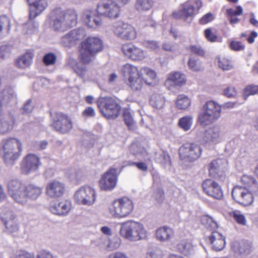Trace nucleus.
<instances>
[{
  "mask_svg": "<svg viewBox=\"0 0 258 258\" xmlns=\"http://www.w3.org/2000/svg\"><path fill=\"white\" fill-rule=\"evenodd\" d=\"M122 50L126 56L133 60H142L146 56V53L144 50L132 44L123 45Z\"/></svg>",
  "mask_w": 258,
  "mask_h": 258,
  "instance_id": "5701e85b",
  "label": "nucleus"
},
{
  "mask_svg": "<svg viewBox=\"0 0 258 258\" xmlns=\"http://www.w3.org/2000/svg\"><path fill=\"white\" fill-rule=\"evenodd\" d=\"M85 35V31L83 28L73 30L62 37L60 43L64 46L71 47L77 44Z\"/></svg>",
  "mask_w": 258,
  "mask_h": 258,
  "instance_id": "f3484780",
  "label": "nucleus"
},
{
  "mask_svg": "<svg viewBox=\"0 0 258 258\" xmlns=\"http://www.w3.org/2000/svg\"><path fill=\"white\" fill-rule=\"evenodd\" d=\"M229 47L232 50L239 51L243 50L245 46V45L241 42L232 41L229 44Z\"/></svg>",
  "mask_w": 258,
  "mask_h": 258,
  "instance_id": "4d7b16f0",
  "label": "nucleus"
},
{
  "mask_svg": "<svg viewBox=\"0 0 258 258\" xmlns=\"http://www.w3.org/2000/svg\"><path fill=\"white\" fill-rule=\"evenodd\" d=\"M56 60L55 55L52 53H48L45 54L43 57V61L47 65H51L55 63Z\"/></svg>",
  "mask_w": 258,
  "mask_h": 258,
  "instance_id": "13d9d810",
  "label": "nucleus"
},
{
  "mask_svg": "<svg viewBox=\"0 0 258 258\" xmlns=\"http://www.w3.org/2000/svg\"><path fill=\"white\" fill-rule=\"evenodd\" d=\"M241 185L235 186L232 197L237 203L244 206L252 204L254 198L258 195V182L251 175H243L240 178Z\"/></svg>",
  "mask_w": 258,
  "mask_h": 258,
  "instance_id": "f257e3e1",
  "label": "nucleus"
},
{
  "mask_svg": "<svg viewBox=\"0 0 258 258\" xmlns=\"http://www.w3.org/2000/svg\"><path fill=\"white\" fill-rule=\"evenodd\" d=\"M258 95V86L254 84L247 85L242 91V97L244 100L250 95Z\"/></svg>",
  "mask_w": 258,
  "mask_h": 258,
  "instance_id": "09e8293b",
  "label": "nucleus"
},
{
  "mask_svg": "<svg viewBox=\"0 0 258 258\" xmlns=\"http://www.w3.org/2000/svg\"><path fill=\"white\" fill-rule=\"evenodd\" d=\"M194 12V8L189 2L185 3L182 8L178 12H175L173 13V16L175 18L185 19L192 16Z\"/></svg>",
  "mask_w": 258,
  "mask_h": 258,
  "instance_id": "72a5a7b5",
  "label": "nucleus"
},
{
  "mask_svg": "<svg viewBox=\"0 0 258 258\" xmlns=\"http://www.w3.org/2000/svg\"><path fill=\"white\" fill-rule=\"evenodd\" d=\"M9 194L18 204L25 205L29 201H35L41 195L42 188L34 184L26 186L20 180L12 179L8 184Z\"/></svg>",
  "mask_w": 258,
  "mask_h": 258,
  "instance_id": "f03ea898",
  "label": "nucleus"
},
{
  "mask_svg": "<svg viewBox=\"0 0 258 258\" xmlns=\"http://www.w3.org/2000/svg\"><path fill=\"white\" fill-rule=\"evenodd\" d=\"M82 20L84 24L90 28H95L102 24L100 17L96 14L95 12L91 10H87L84 12Z\"/></svg>",
  "mask_w": 258,
  "mask_h": 258,
  "instance_id": "a878e982",
  "label": "nucleus"
},
{
  "mask_svg": "<svg viewBox=\"0 0 258 258\" xmlns=\"http://www.w3.org/2000/svg\"><path fill=\"white\" fill-rule=\"evenodd\" d=\"M145 45L154 51H156L159 49V45L156 41H146L145 42Z\"/></svg>",
  "mask_w": 258,
  "mask_h": 258,
  "instance_id": "338daca9",
  "label": "nucleus"
},
{
  "mask_svg": "<svg viewBox=\"0 0 258 258\" xmlns=\"http://www.w3.org/2000/svg\"><path fill=\"white\" fill-rule=\"evenodd\" d=\"M124 120L125 124L131 130H133L135 126V123L131 112L126 110L123 113Z\"/></svg>",
  "mask_w": 258,
  "mask_h": 258,
  "instance_id": "5fc2aeb1",
  "label": "nucleus"
},
{
  "mask_svg": "<svg viewBox=\"0 0 258 258\" xmlns=\"http://www.w3.org/2000/svg\"><path fill=\"white\" fill-rule=\"evenodd\" d=\"M15 258H36L34 253L21 250L16 252Z\"/></svg>",
  "mask_w": 258,
  "mask_h": 258,
  "instance_id": "6e6d98bb",
  "label": "nucleus"
},
{
  "mask_svg": "<svg viewBox=\"0 0 258 258\" xmlns=\"http://www.w3.org/2000/svg\"><path fill=\"white\" fill-rule=\"evenodd\" d=\"M33 57V54L32 52H27L17 58L16 65L20 68H26L30 65Z\"/></svg>",
  "mask_w": 258,
  "mask_h": 258,
  "instance_id": "f704fd0d",
  "label": "nucleus"
},
{
  "mask_svg": "<svg viewBox=\"0 0 258 258\" xmlns=\"http://www.w3.org/2000/svg\"><path fill=\"white\" fill-rule=\"evenodd\" d=\"M188 66L191 70L195 72H200L202 71L204 69L203 66L200 62L191 57H190L188 61Z\"/></svg>",
  "mask_w": 258,
  "mask_h": 258,
  "instance_id": "864d4df0",
  "label": "nucleus"
},
{
  "mask_svg": "<svg viewBox=\"0 0 258 258\" xmlns=\"http://www.w3.org/2000/svg\"><path fill=\"white\" fill-rule=\"evenodd\" d=\"M56 16L53 20L52 28L55 31H63L67 29V26L58 13L55 11Z\"/></svg>",
  "mask_w": 258,
  "mask_h": 258,
  "instance_id": "37998d69",
  "label": "nucleus"
},
{
  "mask_svg": "<svg viewBox=\"0 0 258 258\" xmlns=\"http://www.w3.org/2000/svg\"><path fill=\"white\" fill-rule=\"evenodd\" d=\"M10 20L6 16L0 17V39L6 36L10 29Z\"/></svg>",
  "mask_w": 258,
  "mask_h": 258,
  "instance_id": "e433bc0d",
  "label": "nucleus"
},
{
  "mask_svg": "<svg viewBox=\"0 0 258 258\" xmlns=\"http://www.w3.org/2000/svg\"><path fill=\"white\" fill-rule=\"evenodd\" d=\"M30 6L31 19L40 15L48 6L46 0H27Z\"/></svg>",
  "mask_w": 258,
  "mask_h": 258,
  "instance_id": "393cba45",
  "label": "nucleus"
},
{
  "mask_svg": "<svg viewBox=\"0 0 258 258\" xmlns=\"http://www.w3.org/2000/svg\"><path fill=\"white\" fill-rule=\"evenodd\" d=\"M218 66L223 70L228 71L231 70L233 68L232 62L229 58L220 56L218 57Z\"/></svg>",
  "mask_w": 258,
  "mask_h": 258,
  "instance_id": "8fccbe9b",
  "label": "nucleus"
},
{
  "mask_svg": "<svg viewBox=\"0 0 258 258\" xmlns=\"http://www.w3.org/2000/svg\"><path fill=\"white\" fill-rule=\"evenodd\" d=\"M153 6V2L151 0H137L135 4V8L139 12L149 11Z\"/></svg>",
  "mask_w": 258,
  "mask_h": 258,
  "instance_id": "79ce46f5",
  "label": "nucleus"
},
{
  "mask_svg": "<svg viewBox=\"0 0 258 258\" xmlns=\"http://www.w3.org/2000/svg\"><path fill=\"white\" fill-rule=\"evenodd\" d=\"M202 224L205 225L207 228H211L212 230L218 228L217 222L213 218L209 216H204L202 218Z\"/></svg>",
  "mask_w": 258,
  "mask_h": 258,
  "instance_id": "603ef678",
  "label": "nucleus"
},
{
  "mask_svg": "<svg viewBox=\"0 0 258 258\" xmlns=\"http://www.w3.org/2000/svg\"><path fill=\"white\" fill-rule=\"evenodd\" d=\"M227 165L228 163L225 159H217L213 161L208 166L210 175L215 178L219 177L223 181Z\"/></svg>",
  "mask_w": 258,
  "mask_h": 258,
  "instance_id": "a211bd4d",
  "label": "nucleus"
},
{
  "mask_svg": "<svg viewBox=\"0 0 258 258\" xmlns=\"http://www.w3.org/2000/svg\"><path fill=\"white\" fill-rule=\"evenodd\" d=\"M98 14L109 19H115L120 15V7L112 0H106L98 4Z\"/></svg>",
  "mask_w": 258,
  "mask_h": 258,
  "instance_id": "ddd939ff",
  "label": "nucleus"
},
{
  "mask_svg": "<svg viewBox=\"0 0 258 258\" xmlns=\"http://www.w3.org/2000/svg\"><path fill=\"white\" fill-rule=\"evenodd\" d=\"M67 64L71 67L80 77L83 78L86 76L87 73L86 67L83 64L79 63L74 58L69 57L67 60Z\"/></svg>",
  "mask_w": 258,
  "mask_h": 258,
  "instance_id": "473e14b6",
  "label": "nucleus"
},
{
  "mask_svg": "<svg viewBox=\"0 0 258 258\" xmlns=\"http://www.w3.org/2000/svg\"><path fill=\"white\" fill-rule=\"evenodd\" d=\"M214 19V15L211 13H208L203 16L200 20V23L201 24H206L213 21Z\"/></svg>",
  "mask_w": 258,
  "mask_h": 258,
  "instance_id": "0e129e2a",
  "label": "nucleus"
},
{
  "mask_svg": "<svg viewBox=\"0 0 258 258\" xmlns=\"http://www.w3.org/2000/svg\"><path fill=\"white\" fill-rule=\"evenodd\" d=\"M186 81L184 74L179 72H171L168 75L165 85L170 89V87L174 86H181L185 84Z\"/></svg>",
  "mask_w": 258,
  "mask_h": 258,
  "instance_id": "bb28decb",
  "label": "nucleus"
},
{
  "mask_svg": "<svg viewBox=\"0 0 258 258\" xmlns=\"http://www.w3.org/2000/svg\"><path fill=\"white\" fill-rule=\"evenodd\" d=\"M165 100L164 97L160 94H153L151 96L150 103L157 109H160L164 106Z\"/></svg>",
  "mask_w": 258,
  "mask_h": 258,
  "instance_id": "a19ab883",
  "label": "nucleus"
},
{
  "mask_svg": "<svg viewBox=\"0 0 258 258\" xmlns=\"http://www.w3.org/2000/svg\"><path fill=\"white\" fill-rule=\"evenodd\" d=\"M1 217L9 232L14 233L18 231L19 226L17 222L16 216L12 211L9 210H4L1 213Z\"/></svg>",
  "mask_w": 258,
  "mask_h": 258,
  "instance_id": "4be33fe9",
  "label": "nucleus"
},
{
  "mask_svg": "<svg viewBox=\"0 0 258 258\" xmlns=\"http://www.w3.org/2000/svg\"><path fill=\"white\" fill-rule=\"evenodd\" d=\"M65 191L64 184L57 180H53L48 182L45 188L46 196L51 199L61 197L64 195Z\"/></svg>",
  "mask_w": 258,
  "mask_h": 258,
  "instance_id": "6ab92c4d",
  "label": "nucleus"
},
{
  "mask_svg": "<svg viewBox=\"0 0 258 258\" xmlns=\"http://www.w3.org/2000/svg\"><path fill=\"white\" fill-rule=\"evenodd\" d=\"M56 10L64 22L67 29L74 27L77 24L78 15L74 10H68L66 11H61L60 9Z\"/></svg>",
  "mask_w": 258,
  "mask_h": 258,
  "instance_id": "cd10ccee",
  "label": "nucleus"
},
{
  "mask_svg": "<svg viewBox=\"0 0 258 258\" xmlns=\"http://www.w3.org/2000/svg\"><path fill=\"white\" fill-rule=\"evenodd\" d=\"M205 192L209 196L217 200H221L223 192L221 186L212 179H207L203 183Z\"/></svg>",
  "mask_w": 258,
  "mask_h": 258,
  "instance_id": "412c9836",
  "label": "nucleus"
},
{
  "mask_svg": "<svg viewBox=\"0 0 258 258\" xmlns=\"http://www.w3.org/2000/svg\"><path fill=\"white\" fill-rule=\"evenodd\" d=\"M3 99L6 103H9L11 102H15L16 100V94L13 89L11 87L5 88L2 92V95Z\"/></svg>",
  "mask_w": 258,
  "mask_h": 258,
  "instance_id": "c03bdc74",
  "label": "nucleus"
},
{
  "mask_svg": "<svg viewBox=\"0 0 258 258\" xmlns=\"http://www.w3.org/2000/svg\"><path fill=\"white\" fill-rule=\"evenodd\" d=\"M120 73L128 87L133 91H141L144 83L138 72V68L131 63L123 65Z\"/></svg>",
  "mask_w": 258,
  "mask_h": 258,
  "instance_id": "423d86ee",
  "label": "nucleus"
},
{
  "mask_svg": "<svg viewBox=\"0 0 258 258\" xmlns=\"http://www.w3.org/2000/svg\"><path fill=\"white\" fill-rule=\"evenodd\" d=\"M131 151L136 156L145 158L147 155L146 149L140 145L133 143L131 146Z\"/></svg>",
  "mask_w": 258,
  "mask_h": 258,
  "instance_id": "3c124183",
  "label": "nucleus"
},
{
  "mask_svg": "<svg viewBox=\"0 0 258 258\" xmlns=\"http://www.w3.org/2000/svg\"><path fill=\"white\" fill-rule=\"evenodd\" d=\"M191 104V99L184 94L179 95L175 101L176 107L181 110L187 109Z\"/></svg>",
  "mask_w": 258,
  "mask_h": 258,
  "instance_id": "c9c22d12",
  "label": "nucleus"
},
{
  "mask_svg": "<svg viewBox=\"0 0 258 258\" xmlns=\"http://www.w3.org/2000/svg\"><path fill=\"white\" fill-rule=\"evenodd\" d=\"M212 248L215 251L222 250L225 247V241L223 236L217 231H213L209 238Z\"/></svg>",
  "mask_w": 258,
  "mask_h": 258,
  "instance_id": "c756f323",
  "label": "nucleus"
},
{
  "mask_svg": "<svg viewBox=\"0 0 258 258\" xmlns=\"http://www.w3.org/2000/svg\"><path fill=\"white\" fill-rule=\"evenodd\" d=\"M52 119L51 125L58 132L66 133L73 127L71 119L66 114L56 113L53 115Z\"/></svg>",
  "mask_w": 258,
  "mask_h": 258,
  "instance_id": "dca6fc26",
  "label": "nucleus"
},
{
  "mask_svg": "<svg viewBox=\"0 0 258 258\" xmlns=\"http://www.w3.org/2000/svg\"><path fill=\"white\" fill-rule=\"evenodd\" d=\"M202 153V148L196 144H186L179 149L180 158L190 162L198 159Z\"/></svg>",
  "mask_w": 258,
  "mask_h": 258,
  "instance_id": "2eb2a0df",
  "label": "nucleus"
},
{
  "mask_svg": "<svg viewBox=\"0 0 258 258\" xmlns=\"http://www.w3.org/2000/svg\"><path fill=\"white\" fill-rule=\"evenodd\" d=\"M242 8L240 7H237L235 9H229L226 11L227 16H236L240 15L242 13Z\"/></svg>",
  "mask_w": 258,
  "mask_h": 258,
  "instance_id": "bf43d9fd",
  "label": "nucleus"
},
{
  "mask_svg": "<svg viewBox=\"0 0 258 258\" xmlns=\"http://www.w3.org/2000/svg\"><path fill=\"white\" fill-rule=\"evenodd\" d=\"M237 93L236 89L234 87L228 86L224 89L223 94L229 98L233 97Z\"/></svg>",
  "mask_w": 258,
  "mask_h": 258,
  "instance_id": "052dcab7",
  "label": "nucleus"
},
{
  "mask_svg": "<svg viewBox=\"0 0 258 258\" xmlns=\"http://www.w3.org/2000/svg\"><path fill=\"white\" fill-rule=\"evenodd\" d=\"M178 250L184 255L188 256L193 253L194 247L191 243L187 240L180 241L177 245Z\"/></svg>",
  "mask_w": 258,
  "mask_h": 258,
  "instance_id": "4c0bfd02",
  "label": "nucleus"
},
{
  "mask_svg": "<svg viewBox=\"0 0 258 258\" xmlns=\"http://www.w3.org/2000/svg\"><path fill=\"white\" fill-rule=\"evenodd\" d=\"M146 258H162V256L159 250H151L147 253Z\"/></svg>",
  "mask_w": 258,
  "mask_h": 258,
  "instance_id": "69168bd1",
  "label": "nucleus"
},
{
  "mask_svg": "<svg viewBox=\"0 0 258 258\" xmlns=\"http://www.w3.org/2000/svg\"><path fill=\"white\" fill-rule=\"evenodd\" d=\"M174 230L169 226H164L156 230L155 236L157 240L162 242L171 241L174 236Z\"/></svg>",
  "mask_w": 258,
  "mask_h": 258,
  "instance_id": "c85d7f7f",
  "label": "nucleus"
},
{
  "mask_svg": "<svg viewBox=\"0 0 258 258\" xmlns=\"http://www.w3.org/2000/svg\"><path fill=\"white\" fill-rule=\"evenodd\" d=\"M83 115L85 116L93 117L95 115V112L92 107H88L83 111Z\"/></svg>",
  "mask_w": 258,
  "mask_h": 258,
  "instance_id": "774afa93",
  "label": "nucleus"
},
{
  "mask_svg": "<svg viewBox=\"0 0 258 258\" xmlns=\"http://www.w3.org/2000/svg\"><path fill=\"white\" fill-rule=\"evenodd\" d=\"M196 139L202 143L216 144L222 141L221 129L219 125H213L207 130H199L196 133Z\"/></svg>",
  "mask_w": 258,
  "mask_h": 258,
  "instance_id": "9d476101",
  "label": "nucleus"
},
{
  "mask_svg": "<svg viewBox=\"0 0 258 258\" xmlns=\"http://www.w3.org/2000/svg\"><path fill=\"white\" fill-rule=\"evenodd\" d=\"M102 40L97 37H90L81 43L79 58L83 64H88L92 61L95 55L102 50Z\"/></svg>",
  "mask_w": 258,
  "mask_h": 258,
  "instance_id": "39448f33",
  "label": "nucleus"
},
{
  "mask_svg": "<svg viewBox=\"0 0 258 258\" xmlns=\"http://www.w3.org/2000/svg\"><path fill=\"white\" fill-rule=\"evenodd\" d=\"M134 209L132 200L126 197L116 199L108 207V211L114 218H123L128 216Z\"/></svg>",
  "mask_w": 258,
  "mask_h": 258,
  "instance_id": "0eeeda50",
  "label": "nucleus"
},
{
  "mask_svg": "<svg viewBox=\"0 0 258 258\" xmlns=\"http://www.w3.org/2000/svg\"><path fill=\"white\" fill-rule=\"evenodd\" d=\"M74 200L80 205L91 206L96 200L97 194L94 188L89 186H83L75 192Z\"/></svg>",
  "mask_w": 258,
  "mask_h": 258,
  "instance_id": "9b49d317",
  "label": "nucleus"
},
{
  "mask_svg": "<svg viewBox=\"0 0 258 258\" xmlns=\"http://www.w3.org/2000/svg\"><path fill=\"white\" fill-rule=\"evenodd\" d=\"M120 245V240L117 239L109 240V243L107 245V247L110 250H114L118 248Z\"/></svg>",
  "mask_w": 258,
  "mask_h": 258,
  "instance_id": "e2e57ef3",
  "label": "nucleus"
},
{
  "mask_svg": "<svg viewBox=\"0 0 258 258\" xmlns=\"http://www.w3.org/2000/svg\"><path fill=\"white\" fill-rule=\"evenodd\" d=\"M193 122V117L191 115L184 116L179 119L178 125L184 131L189 130Z\"/></svg>",
  "mask_w": 258,
  "mask_h": 258,
  "instance_id": "de8ad7c7",
  "label": "nucleus"
},
{
  "mask_svg": "<svg viewBox=\"0 0 258 258\" xmlns=\"http://www.w3.org/2000/svg\"><path fill=\"white\" fill-rule=\"evenodd\" d=\"M41 163L39 158L35 154H30L24 157L21 165L22 172L28 174L37 170Z\"/></svg>",
  "mask_w": 258,
  "mask_h": 258,
  "instance_id": "aec40b11",
  "label": "nucleus"
},
{
  "mask_svg": "<svg viewBox=\"0 0 258 258\" xmlns=\"http://www.w3.org/2000/svg\"><path fill=\"white\" fill-rule=\"evenodd\" d=\"M13 47L9 44L0 45V62L9 58L12 52Z\"/></svg>",
  "mask_w": 258,
  "mask_h": 258,
  "instance_id": "49530a36",
  "label": "nucleus"
},
{
  "mask_svg": "<svg viewBox=\"0 0 258 258\" xmlns=\"http://www.w3.org/2000/svg\"><path fill=\"white\" fill-rule=\"evenodd\" d=\"M233 248L234 250L242 255H247L249 254L251 251V247L250 245L245 242H235L233 245Z\"/></svg>",
  "mask_w": 258,
  "mask_h": 258,
  "instance_id": "58836bf2",
  "label": "nucleus"
},
{
  "mask_svg": "<svg viewBox=\"0 0 258 258\" xmlns=\"http://www.w3.org/2000/svg\"><path fill=\"white\" fill-rule=\"evenodd\" d=\"M15 122L13 116L8 115L0 119V134H5L11 131Z\"/></svg>",
  "mask_w": 258,
  "mask_h": 258,
  "instance_id": "2f4dec72",
  "label": "nucleus"
},
{
  "mask_svg": "<svg viewBox=\"0 0 258 258\" xmlns=\"http://www.w3.org/2000/svg\"><path fill=\"white\" fill-rule=\"evenodd\" d=\"M72 206L71 201L64 200L59 202L51 203L49 208L50 211L53 214L66 216L70 212Z\"/></svg>",
  "mask_w": 258,
  "mask_h": 258,
  "instance_id": "b1692460",
  "label": "nucleus"
},
{
  "mask_svg": "<svg viewBox=\"0 0 258 258\" xmlns=\"http://www.w3.org/2000/svg\"><path fill=\"white\" fill-rule=\"evenodd\" d=\"M119 233L121 237L131 242L145 240L149 236V232L144 224L132 220L120 223Z\"/></svg>",
  "mask_w": 258,
  "mask_h": 258,
  "instance_id": "7ed1b4c3",
  "label": "nucleus"
},
{
  "mask_svg": "<svg viewBox=\"0 0 258 258\" xmlns=\"http://www.w3.org/2000/svg\"><path fill=\"white\" fill-rule=\"evenodd\" d=\"M229 215L238 224L242 226H245L247 220L245 215L239 210H232L229 212Z\"/></svg>",
  "mask_w": 258,
  "mask_h": 258,
  "instance_id": "ea45409f",
  "label": "nucleus"
},
{
  "mask_svg": "<svg viewBox=\"0 0 258 258\" xmlns=\"http://www.w3.org/2000/svg\"><path fill=\"white\" fill-rule=\"evenodd\" d=\"M138 72L145 84L148 86L154 84L157 78V74L154 70L148 67H142L138 69Z\"/></svg>",
  "mask_w": 258,
  "mask_h": 258,
  "instance_id": "7c9ffc66",
  "label": "nucleus"
},
{
  "mask_svg": "<svg viewBox=\"0 0 258 258\" xmlns=\"http://www.w3.org/2000/svg\"><path fill=\"white\" fill-rule=\"evenodd\" d=\"M23 150L21 141L16 138L4 139L2 141L1 154L8 166L14 164L21 156Z\"/></svg>",
  "mask_w": 258,
  "mask_h": 258,
  "instance_id": "20e7f679",
  "label": "nucleus"
},
{
  "mask_svg": "<svg viewBox=\"0 0 258 258\" xmlns=\"http://www.w3.org/2000/svg\"><path fill=\"white\" fill-rule=\"evenodd\" d=\"M97 105L101 113L109 119H115L119 114L121 107L116 101L111 97H100Z\"/></svg>",
  "mask_w": 258,
  "mask_h": 258,
  "instance_id": "1a4fd4ad",
  "label": "nucleus"
},
{
  "mask_svg": "<svg viewBox=\"0 0 258 258\" xmlns=\"http://www.w3.org/2000/svg\"><path fill=\"white\" fill-rule=\"evenodd\" d=\"M70 179L75 182H80L84 178V172L82 169H76L70 170L68 172Z\"/></svg>",
  "mask_w": 258,
  "mask_h": 258,
  "instance_id": "a18cd8bd",
  "label": "nucleus"
},
{
  "mask_svg": "<svg viewBox=\"0 0 258 258\" xmlns=\"http://www.w3.org/2000/svg\"><path fill=\"white\" fill-rule=\"evenodd\" d=\"M205 35L207 40L210 42H213L217 41V36L212 32L210 28L206 29L205 31Z\"/></svg>",
  "mask_w": 258,
  "mask_h": 258,
  "instance_id": "680f3d73",
  "label": "nucleus"
},
{
  "mask_svg": "<svg viewBox=\"0 0 258 258\" xmlns=\"http://www.w3.org/2000/svg\"><path fill=\"white\" fill-rule=\"evenodd\" d=\"M112 30L116 36L124 40H134L137 36L135 28L128 23L121 21L114 23Z\"/></svg>",
  "mask_w": 258,
  "mask_h": 258,
  "instance_id": "4468645a",
  "label": "nucleus"
},
{
  "mask_svg": "<svg viewBox=\"0 0 258 258\" xmlns=\"http://www.w3.org/2000/svg\"><path fill=\"white\" fill-rule=\"evenodd\" d=\"M221 113V107L217 102L208 101L199 115V123L203 126L209 125L219 119Z\"/></svg>",
  "mask_w": 258,
  "mask_h": 258,
  "instance_id": "6e6552de",
  "label": "nucleus"
},
{
  "mask_svg": "<svg viewBox=\"0 0 258 258\" xmlns=\"http://www.w3.org/2000/svg\"><path fill=\"white\" fill-rule=\"evenodd\" d=\"M118 170L111 167L101 176L99 181V187L101 190L111 191L116 186L118 181Z\"/></svg>",
  "mask_w": 258,
  "mask_h": 258,
  "instance_id": "f8f14e48",
  "label": "nucleus"
}]
</instances>
